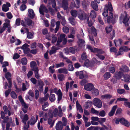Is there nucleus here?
I'll list each match as a JSON object with an SVG mask.
<instances>
[{
	"label": "nucleus",
	"mask_w": 130,
	"mask_h": 130,
	"mask_svg": "<svg viewBox=\"0 0 130 130\" xmlns=\"http://www.w3.org/2000/svg\"><path fill=\"white\" fill-rule=\"evenodd\" d=\"M91 30L92 34L95 36H96L97 34V32L96 29L93 26L91 27Z\"/></svg>",
	"instance_id": "33"
},
{
	"label": "nucleus",
	"mask_w": 130,
	"mask_h": 130,
	"mask_svg": "<svg viewBox=\"0 0 130 130\" xmlns=\"http://www.w3.org/2000/svg\"><path fill=\"white\" fill-rule=\"evenodd\" d=\"M92 93L93 95L96 96L98 95L99 93L98 90L95 88L94 87L92 90Z\"/></svg>",
	"instance_id": "40"
},
{
	"label": "nucleus",
	"mask_w": 130,
	"mask_h": 130,
	"mask_svg": "<svg viewBox=\"0 0 130 130\" xmlns=\"http://www.w3.org/2000/svg\"><path fill=\"white\" fill-rule=\"evenodd\" d=\"M48 123L49 125H51L50 126L52 127L53 126L54 123L52 122V120L51 118H48Z\"/></svg>",
	"instance_id": "59"
},
{
	"label": "nucleus",
	"mask_w": 130,
	"mask_h": 130,
	"mask_svg": "<svg viewBox=\"0 0 130 130\" xmlns=\"http://www.w3.org/2000/svg\"><path fill=\"white\" fill-rule=\"evenodd\" d=\"M108 10H109L110 11L109 13V16H113V13L112 12L113 9L112 5L110 3H109L108 5H105L104 11L102 13L103 15L104 16H108Z\"/></svg>",
	"instance_id": "1"
},
{
	"label": "nucleus",
	"mask_w": 130,
	"mask_h": 130,
	"mask_svg": "<svg viewBox=\"0 0 130 130\" xmlns=\"http://www.w3.org/2000/svg\"><path fill=\"white\" fill-rule=\"evenodd\" d=\"M58 109L56 108H55L53 112V114L54 115V117H56L58 115Z\"/></svg>",
	"instance_id": "56"
},
{
	"label": "nucleus",
	"mask_w": 130,
	"mask_h": 130,
	"mask_svg": "<svg viewBox=\"0 0 130 130\" xmlns=\"http://www.w3.org/2000/svg\"><path fill=\"white\" fill-rule=\"evenodd\" d=\"M105 115L106 112L104 110H102L100 112H99L98 115L100 116L101 117H104L105 116Z\"/></svg>",
	"instance_id": "48"
},
{
	"label": "nucleus",
	"mask_w": 130,
	"mask_h": 130,
	"mask_svg": "<svg viewBox=\"0 0 130 130\" xmlns=\"http://www.w3.org/2000/svg\"><path fill=\"white\" fill-rule=\"evenodd\" d=\"M82 59L83 60H85L87 59V55L86 53H84L82 54L81 56Z\"/></svg>",
	"instance_id": "64"
},
{
	"label": "nucleus",
	"mask_w": 130,
	"mask_h": 130,
	"mask_svg": "<svg viewBox=\"0 0 130 130\" xmlns=\"http://www.w3.org/2000/svg\"><path fill=\"white\" fill-rule=\"evenodd\" d=\"M85 43V41L82 39H79L78 41L79 46L81 48L83 46H84Z\"/></svg>",
	"instance_id": "18"
},
{
	"label": "nucleus",
	"mask_w": 130,
	"mask_h": 130,
	"mask_svg": "<svg viewBox=\"0 0 130 130\" xmlns=\"http://www.w3.org/2000/svg\"><path fill=\"white\" fill-rule=\"evenodd\" d=\"M111 76L110 73L109 72H106L104 75L103 77L104 79L105 80L108 79L110 78Z\"/></svg>",
	"instance_id": "35"
},
{
	"label": "nucleus",
	"mask_w": 130,
	"mask_h": 130,
	"mask_svg": "<svg viewBox=\"0 0 130 130\" xmlns=\"http://www.w3.org/2000/svg\"><path fill=\"white\" fill-rule=\"evenodd\" d=\"M115 46H120L123 42V40L121 39H119L118 40L115 39L114 40Z\"/></svg>",
	"instance_id": "17"
},
{
	"label": "nucleus",
	"mask_w": 130,
	"mask_h": 130,
	"mask_svg": "<svg viewBox=\"0 0 130 130\" xmlns=\"http://www.w3.org/2000/svg\"><path fill=\"white\" fill-rule=\"evenodd\" d=\"M52 49L50 50L49 51V54L50 55L55 53L56 52V51L58 49V48H56L54 46H53L52 47Z\"/></svg>",
	"instance_id": "22"
},
{
	"label": "nucleus",
	"mask_w": 130,
	"mask_h": 130,
	"mask_svg": "<svg viewBox=\"0 0 130 130\" xmlns=\"http://www.w3.org/2000/svg\"><path fill=\"white\" fill-rule=\"evenodd\" d=\"M78 15L80 16H86V14L83 11L80 10L78 12Z\"/></svg>",
	"instance_id": "54"
},
{
	"label": "nucleus",
	"mask_w": 130,
	"mask_h": 130,
	"mask_svg": "<svg viewBox=\"0 0 130 130\" xmlns=\"http://www.w3.org/2000/svg\"><path fill=\"white\" fill-rule=\"evenodd\" d=\"M117 92L120 94H121L125 92V90L124 89L119 88L117 89Z\"/></svg>",
	"instance_id": "50"
},
{
	"label": "nucleus",
	"mask_w": 130,
	"mask_h": 130,
	"mask_svg": "<svg viewBox=\"0 0 130 130\" xmlns=\"http://www.w3.org/2000/svg\"><path fill=\"white\" fill-rule=\"evenodd\" d=\"M70 13L72 16H76L78 14L77 11L75 10H71Z\"/></svg>",
	"instance_id": "45"
},
{
	"label": "nucleus",
	"mask_w": 130,
	"mask_h": 130,
	"mask_svg": "<svg viewBox=\"0 0 130 130\" xmlns=\"http://www.w3.org/2000/svg\"><path fill=\"white\" fill-rule=\"evenodd\" d=\"M117 107V105L114 106L112 107L111 111L108 113V115L109 117H111L114 115Z\"/></svg>",
	"instance_id": "14"
},
{
	"label": "nucleus",
	"mask_w": 130,
	"mask_h": 130,
	"mask_svg": "<svg viewBox=\"0 0 130 130\" xmlns=\"http://www.w3.org/2000/svg\"><path fill=\"white\" fill-rule=\"evenodd\" d=\"M74 17H70L69 18V20L71 24L73 25H74L75 24V20L73 18Z\"/></svg>",
	"instance_id": "30"
},
{
	"label": "nucleus",
	"mask_w": 130,
	"mask_h": 130,
	"mask_svg": "<svg viewBox=\"0 0 130 130\" xmlns=\"http://www.w3.org/2000/svg\"><path fill=\"white\" fill-rule=\"evenodd\" d=\"M11 95L12 98L15 99L17 98V95L14 91H12L11 93Z\"/></svg>",
	"instance_id": "52"
},
{
	"label": "nucleus",
	"mask_w": 130,
	"mask_h": 130,
	"mask_svg": "<svg viewBox=\"0 0 130 130\" xmlns=\"http://www.w3.org/2000/svg\"><path fill=\"white\" fill-rule=\"evenodd\" d=\"M25 23L28 26L31 25L32 23L31 20L28 19L27 18H25Z\"/></svg>",
	"instance_id": "23"
},
{
	"label": "nucleus",
	"mask_w": 130,
	"mask_h": 130,
	"mask_svg": "<svg viewBox=\"0 0 130 130\" xmlns=\"http://www.w3.org/2000/svg\"><path fill=\"white\" fill-rule=\"evenodd\" d=\"M91 5L93 8L96 11L98 10V8L97 4L94 2H92L91 3Z\"/></svg>",
	"instance_id": "24"
},
{
	"label": "nucleus",
	"mask_w": 130,
	"mask_h": 130,
	"mask_svg": "<svg viewBox=\"0 0 130 130\" xmlns=\"http://www.w3.org/2000/svg\"><path fill=\"white\" fill-rule=\"evenodd\" d=\"M99 127L96 126L94 127V126H91L90 127L87 128V130H98Z\"/></svg>",
	"instance_id": "57"
},
{
	"label": "nucleus",
	"mask_w": 130,
	"mask_h": 130,
	"mask_svg": "<svg viewBox=\"0 0 130 130\" xmlns=\"http://www.w3.org/2000/svg\"><path fill=\"white\" fill-rule=\"evenodd\" d=\"M87 47L89 50H90L91 52L94 53V48L93 49L92 47L89 45H87Z\"/></svg>",
	"instance_id": "62"
},
{
	"label": "nucleus",
	"mask_w": 130,
	"mask_h": 130,
	"mask_svg": "<svg viewBox=\"0 0 130 130\" xmlns=\"http://www.w3.org/2000/svg\"><path fill=\"white\" fill-rule=\"evenodd\" d=\"M11 4L9 2H6V4H3L2 7V10L5 12L8 11L9 10V7H10Z\"/></svg>",
	"instance_id": "8"
},
{
	"label": "nucleus",
	"mask_w": 130,
	"mask_h": 130,
	"mask_svg": "<svg viewBox=\"0 0 130 130\" xmlns=\"http://www.w3.org/2000/svg\"><path fill=\"white\" fill-rule=\"evenodd\" d=\"M21 62L22 65H26L27 64V59L26 57L23 58L21 59Z\"/></svg>",
	"instance_id": "32"
},
{
	"label": "nucleus",
	"mask_w": 130,
	"mask_h": 130,
	"mask_svg": "<svg viewBox=\"0 0 130 130\" xmlns=\"http://www.w3.org/2000/svg\"><path fill=\"white\" fill-rule=\"evenodd\" d=\"M55 95L51 93L49 97L50 101L52 102H54L55 101Z\"/></svg>",
	"instance_id": "28"
},
{
	"label": "nucleus",
	"mask_w": 130,
	"mask_h": 130,
	"mask_svg": "<svg viewBox=\"0 0 130 130\" xmlns=\"http://www.w3.org/2000/svg\"><path fill=\"white\" fill-rule=\"evenodd\" d=\"M30 66L32 70L34 72L39 70L38 68L37 67V63L35 61H31L30 63Z\"/></svg>",
	"instance_id": "5"
},
{
	"label": "nucleus",
	"mask_w": 130,
	"mask_h": 130,
	"mask_svg": "<svg viewBox=\"0 0 130 130\" xmlns=\"http://www.w3.org/2000/svg\"><path fill=\"white\" fill-rule=\"evenodd\" d=\"M52 43H54L57 40V38L55 36V35L54 34H52Z\"/></svg>",
	"instance_id": "41"
},
{
	"label": "nucleus",
	"mask_w": 130,
	"mask_h": 130,
	"mask_svg": "<svg viewBox=\"0 0 130 130\" xmlns=\"http://www.w3.org/2000/svg\"><path fill=\"white\" fill-rule=\"evenodd\" d=\"M91 111L93 113H95L97 115H98L99 111L95 110L92 107L91 108Z\"/></svg>",
	"instance_id": "53"
},
{
	"label": "nucleus",
	"mask_w": 130,
	"mask_h": 130,
	"mask_svg": "<svg viewBox=\"0 0 130 130\" xmlns=\"http://www.w3.org/2000/svg\"><path fill=\"white\" fill-rule=\"evenodd\" d=\"M116 17H107V22L108 23H112L114 24L116 23L115 18Z\"/></svg>",
	"instance_id": "11"
},
{
	"label": "nucleus",
	"mask_w": 130,
	"mask_h": 130,
	"mask_svg": "<svg viewBox=\"0 0 130 130\" xmlns=\"http://www.w3.org/2000/svg\"><path fill=\"white\" fill-rule=\"evenodd\" d=\"M49 105V104L47 102H45L44 103V104L42 105V110L43 111H46L47 110V109H45V108L47 107Z\"/></svg>",
	"instance_id": "25"
},
{
	"label": "nucleus",
	"mask_w": 130,
	"mask_h": 130,
	"mask_svg": "<svg viewBox=\"0 0 130 130\" xmlns=\"http://www.w3.org/2000/svg\"><path fill=\"white\" fill-rule=\"evenodd\" d=\"M121 123L127 127H128L129 126L130 124L129 122L126 120H125L124 118H121Z\"/></svg>",
	"instance_id": "10"
},
{
	"label": "nucleus",
	"mask_w": 130,
	"mask_h": 130,
	"mask_svg": "<svg viewBox=\"0 0 130 130\" xmlns=\"http://www.w3.org/2000/svg\"><path fill=\"white\" fill-rule=\"evenodd\" d=\"M5 76L6 78L8 80V81L10 79L11 80V79L10 78L11 77V73L9 72H8L6 73L5 75Z\"/></svg>",
	"instance_id": "39"
},
{
	"label": "nucleus",
	"mask_w": 130,
	"mask_h": 130,
	"mask_svg": "<svg viewBox=\"0 0 130 130\" xmlns=\"http://www.w3.org/2000/svg\"><path fill=\"white\" fill-rule=\"evenodd\" d=\"M109 71L112 73H113L115 71V68L114 67H110L109 69Z\"/></svg>",
	"instance_id": "63"
},
{
	"label": "nucleus",
	"mask_w": 130,
	"mask_h": 130,
	"mask_svg": "<svg viewBox=\"0 0 130 130\" xmlns=\"http://www.w3.org/2000/svg\"><path fill=\"white\" fill-rule=\"evenodd\" d=\"M68 4L67 0H63L62 2V7L64 10L67 9Z\"/></svg>",
	"instance_id": "19"
},
{
	"label": "nucleus",
	"mask_w": 130,
	"mask_h": 130,
	"mask_svg": "<svg viewBox=\"0 0 130 130\" xmlns=\"http://www.w3.org/2000/svg\"><path fill=\"white\" fill-rule=\"evenodd\" d=\"M94 53H98L97 54H102L104 53V52L102 51V49L96 48H94Z\"/></svg>",
	"instance_id": "38"
},
{
	"label": "nucleus",
	"mask_w": 130,
	"mask_h": 130,
	"mask_svg": "<svg viewBox=\"0 0 130 130\" xmlns=\"http://www.w3.org/2000/svg\"><path fill=\"white\" fill-rule=\"evenodd\" d=\"M81 20H83L84 19H86L88 22V26L89 27L92 26L93 23L92 22L91 20H89V17H78Z\"/></svg>",
	"instance_id": "13"
},
{
	"label": "nucleus",
	"mask_w": 130,
	"mask_h": 130,
	"mask_svg": "<svg viewBox=\"0 0 130 130\" xmlns=\"http://www.w3.org/2000/svg\"><path fill=\"white\" fill-rule=\"evenodd\" d=\"M64 64L63 62H60L59 63L56 64L55 67L58 68L62 67L64 66Z\"/></svg>",
	"instance_id": "44"
},
{
	"label": "nucleus",
	"mask_w": 130,
	"mask_h": 130,
	"mask_svg": "<svg viewBox=\"0 0 130 130\" xmlns=\"http://www.w3.org/2000/svg\"><path fill=\"white\" fill-rule=\"evenodd\" d=\"M26 5L24 4H23L21 5L20 7V9L22 11L24 10L26 8Z\"/></svg>",
	"instance_id": "61"
},
{
	"label": "nucleus",
	"mask_w": 130,
	"mask_h": 130,
	"mask_svg": "<svg viewBox=\"0 0 130 130\" xmlns=\"http://www.w3.org/2000/svg\"><path fill=\"white\" fill-rule=\"evenodd\" d=\"M75 74L76 76H79V78L80 79H82L85 77L84 75V72L83 71L76 72H75ZM86 76L87 77H86V78L88 77V76H85V77Z\"/></svg>",
	"instance_id": "9"
},
{
	"label": "nucleus",
	"mask_w": 130,
	"mask_h": 130,
	"mask_svg": "<svg viewBox=\"0 0 130 130\" xmlns=\"http://www.w3.org/2000/svg\"><path fill=\"white\" fill-rule=\"evenodd\" d=\"M115 30L114 29L112 30L111 32L110 33L109 38L111 39H112L113 38L115 37Z\"/></svg>",
	"instance_id": "43"
},
{
	"label": "nucleus",
	"mask_w": 130,
	"mask_h": 130,
	"mask_svg": "<svg viewBox=\"0 0 130 130\" xmlns=\"http://www.w3.org/2000/svg\"><path fill=\"white\" fill-rule=\"evenodd\" d=\"M129 19L128 17H124L122 21L123 23L124 24L125 27L129 26L128 22Z\"/></svg>",
	"instance_id": "20"
},
{
	"label": "nucleus",
	"mask_w": 130,
	"mask_h": 130,
	"mask_svg": "<svg viewBox=\"0 0 130 130\" xmlns=\"http://www.w3.org/2000/svg\"><path fill=\"white\" fill-rule=\"evenodd\" d=\"M39 11L40 13L42 15H44V12L47 13L48 11L46 7L43 5L42 4L40 6L39 8Z\"/></svg>",
	"instance_id": "4"
},
{
	"label": "nucleus",
	"mask_w": 130,
	"mask_h": 130,
	"mask_svg": "<svg viewBox=\"0 0 130 130\" xmlns=\"http://www.w3.org/2000/svg\"><path fill=\"white\" fill-rule=\"evenodd\" d=\"M68 70L70 71H73L74 68L72 64H69L68 66Z\"/></svg>",
	"instance_id": "60"
},
{
	"label": "nucleus",
	"mask_w": 130,
	"mask_h": 130,
	"mask_svg": "<svg viewBox=\"0 0 130 130\" xmlns=\"http://www.w3.org/2000/svg\"><path fill=\"white\" fill-rule=\"evenodd\" d=\"M28 16H35V14L33 10L31 9H29L28 10Z\"/></svg>",
	"instance_id": "26"
},
{
	"label": "nucleus",
	"mask_w": 130,
	"mask_h": 130,
	"mask_svg": "<svg viewBox=\"0 0 130 130\" xmlns=\"http://www.w3.org/2000/svg\"><path fill=\"white\" fill-rule=\"evenodd\" d=\"M11 89L10 88L8 89L7 90L5 91V93L6 97L7 98L8 97L11 92Z\"/></svg>",
	"instance_id": "55"
},
{
	"label": "nucleus",
	"mask_w": 130,
	"mask_h": 130,
	"mask_svg": "<svg viewBox=\"0 0 130 130\" xmlns=\"http://www.w3.org/2000/svg\"><path fill=\"white\" fill-rule=\"evenodd\" d=\"M112 26L111 25H110L108 26H107L105 28L106 32L107 34H108L112 30Z\"/></svg>",
	"instance_id": "29"
},
{
	"label": "nucleus",
	"mask_w": 130,
	"mask_h": 130,
	"mask_svg": "<svg viewBox=\"0 0 130 130\" xmlns=\"http://www.w3.org/2000/svg\"><path fill=\"white\" fill-rule=\"evenodd\" d=\"M93 103L94 105L99 108H101L102 107V102L98 98H94L93 100Z\"/></svg>",
	"instance_id": "2"
},
{
	"label": "nucleus",
	"mask_w": 130,
	"mask_h": 130,
	"mask_svg": "<svg viewBox=\"0 0 130 130\" xmlns=\"http://www.w3.org/2000/svg\"><path fill=\"white\" fill-rule=\"evenodd\" d=\"M59 19H61V23L63 26H65L66 23V21L64 17H57Z\"/></svg>",
	"instance_id": "36"
},
{
	"label": "nucleus",
	"mask_w": 130,
	"mask_h": 130,
	"mask_svg": "<svg viewBox=\"0 0 130 130\" xmlns=\"http://www.w3.org/2000/svg\"><path fill=\"white\" fill-rule=\"evenodd\" d=\"M93 85L92 83H88L84 86V89L87 91H91L94 88Z\"/></svg>",
	"instance_id": "3"
},
{
	"label": "nucleus",
	"mask_w": 130,
	"mask_h": 130,
	"mask_svg": "<svg viewBox=\"0 0 130 130\" xmlns=\"http://www.w3.org/2000/svg\"><path fill=\"white\" fill-rule=\"evenodd\" d=\"M29 118L28 115L27 114H25L24 115L23 118L22 120V122L25 124H26V121Z\"/></svg>",
	"instance_id": "27"
},
{
	"label": "nucleus",
	"mask_w": 130,
	"mask_h": 130,
	"mask_svg": "<svg viewBox=\"0 0 130 130\" xmlns=\"http://www.w3.org/2000/svg\"><path fill=\"white\" fill-rule=\"evenodd\" d=\"M88 82L87 80L86 79H83L80 83V84L82 86H84Z\"/></svg>",
	"instance_id": "47"
},
{
	"label": "nucleus",
	"mask_w": 130,
	"mask_h": 130,
	"mask_svg": "<svg viewBox=\"0 0 130 130\" xmlns=\"http://www.w3.org/2000/svg\"><path fill=\"white\" fill-rule=\"evenodd\" d=\"M123 74L120 71L116 72L115 74V76L116 79H119L121 78Z\"/></svg>",
	"instance_id": "15"
},
{
	"label": "nucleus",
	"mask_w": 130,
	"mask_h": 130,
	"mask_svg": "<svg viewBox=\"0 0 130 130\" xmlns=\"http://www.w3.org/2000/svg\"><path fill=\"white\" fill-rule=\"evenodd\" d=\"M101 97L103 99H110L112 97V95L109 94H106L102 95Z\"/></svg>",
	"instance_id": "42"
},
{
	"label": "nucleus",
	"mask_w": 130,
	"mask_h": 130,
	"mask_svg": "<svg viewBox=\"0 0 130 130\" xmlns=\"http://www.w3.org/2000/svg\"><path fill=\"white\" fill-rule=\"evenodd\" d=\"M30 66L32 70L34 72L39 70L38 68L37 67V63L35 61H31L30 63Z\"/></svg>",
	"instance_id": "7"
},
{
	"label": "nucleus",
	"mask_w": 130,
	"mask_h": 130,
	"mask_svg": "<svg viewBox=\"0 0 130 130\" xmlns=\"http://www.w3.org/2000/svg\"><path fill=\"white\" fill-rule=\"evenodd\" d=\"M30 66L32 70L34 72L39 70L38 68L37 67V63L35 61H31L30 63Z\"/></svg>",
	"instance_id": "6"
},
{
	"label": "nucleus",
	"mask_w": 130,
	"mask_h": 130,
	"mask_svg": "<svg viewBox=\"0 0 130 130\" xmlns=\"http://www.w3.org/2000/svg\"><path fill=\"white\" fill-rule=\"evenodd\" d=\"M62 128L63 125L61 121H58L57 123L56 126V130H62Z\"/></svg>",
	"instance_id": "16"
},
{
	"label": "nucleus",
	"mask_w": 130,
	"mask_h": 130,
	"mask_svg": "<svg viewBox=\"0 0 130 130\" xmlns=\"http://www.w3.org/2000/svg\"><path fill=\"white\" fill-rule=\"evenodd\" d=\"M58 78L60 81H62L64 79L65 76L63 74H60L58 75Z\"/></svg>",
	"instance_id": "34"
},
{
	"label": "nucleus",
	"mask_w": 130,
	"mask_h": 130,
	"mask_svg": "<svg viewBox=\"0 0 130 130\" xmlns=\"http://www.w3.org/2000/svg\"><path fill=\"white\" fill-rule=\"evenodd\" d=\"M36 122L35 121V118L34 116H32L30 120L28 121V123H30V124L31 125H34Z\"/></svg>",
	"instance_id": "21"
},
{
	"label": "nucleus",
	"mask_w": 130,
	"mask_h": 130,
	"mask_svg": "<svg viewBox=\"0 0 130 130\" xmlns=\"http://www.w3.org/2000/svg\"><path fill=\"white\" fill-rule=\"evenodd\" d=\"M130 80V76L128 75H126L124 76V82H127Z\"/></svg>",
	"instance_id": "37"
},
{
	"label": "nucleus",
	"mask_w": 130,
	"mask_h": 130,
	"mask_svg": "<svg viewBox=\"0 0 130 130\" xmlns=\"http://www.w3.org/2000/svg\"><path fill=\"white\" fill-rule=\"evenodd\" d=\"M19 100L21 102L22 106H23L25 109H27L28 108V106L27 105V104L24 102L22 96L21 95H20L19 96Z\"/></svg>",
	"instance_id": "12"
},
{
	"label": "nucleus",
	"mask_w": 130,
	"mask_h": 130,
	"mask_svg": "<svg viewBox=\"0 0 130 130\" xmlns=\"http://www.w3.org/2000/svg\"><path fill=\"white\" fill-rule=\"evenodd\" d=\"M62 30L64 32L67 33L69 32V28L67 27L64 26L62 28Z\"/></svg>",
	"instance_id": "49"
},
{
	"label": "nucleus",
	"mask_w": 130,
	"mask_h": 130,
	"mask_svg": "<svg viewBox=\"0 0 130 130\" xmlns=\"http://www.w3.org/2000/svg\"><path fill=\"white\" fill-rule=\"evenodd\" d=\"M69 50V52L72 54H74L75 53V49L73 47H70Z\"/></svg>",
	"instance_id": "58"
},
{
	"label": "nucleus",
	"mask_w": 130,
	"mask_h": 130,
	"mask_svg": "<svg viewBox=\"0 0 130 130\" xmlns=\"http://www.w3.org/2000/svg\"><path fill=\"white\" fill-rule=\"evenodd\" d=\"M35 99L37 100L39 96V91L37 89H36L35 90Z\"/></svg>",
	"instance_id": "51"
},
{
	"label": "nucleus",
	"mask_w": 130,
	"mask_h": 130,
	"mask_svg": "<svg viewBox=\"0 0 130 130\" xmlns=\"http://www.w3.org/2000/svg\"><path fill=\"white\" fill-rule=\"evenodd\" d=\"M106 120V118H99V120L98 122L100 123L101 124L103 125V124L102 123L105 122Z\"/></svg>",
	"instance_id": "46"
},
{
	"label": "nucleus",
	"mask_w": 130,
	"mask_h": 130,
	"mask_svg": "<svg viewBox=\"0 0 130 130\" xmlns=\"http://www.w3.org/2000/svg\"><path fill=\"white\" fill-rule=\"evenodd\" d=\"M48 3L49 5L52 4V7L54 8L56 5L55 0H48Z\"/></svg>",
	"instance_id": "31"
}]
</instances>
